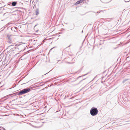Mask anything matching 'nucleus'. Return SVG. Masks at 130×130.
Listing matches in <instances>:
<instances>
[{
    "instance_id": "1",
    "label": "nucleus",
    "mask_w": 130,
    "mask_h": 130,
    "mask_svg": "<svg viewBox=\"0 0 130 130\" xmlns=\"http://www.w3.org/2000/svg\"><path fill=\"white\" fill-rule=\"evenodd\" d=\"M90 112L91 115L94 116L98 114V111L96 108H92L91 109Z\"/></svg>"
},
{
    "instance_id": "2",
    "label": "nucleus",
    "mask_w": 130,
    "mask_h": 130,
    "mask_svg": "<svg viewBox=\"0 0 130 130\" xmlns=\"http://www.w3.org/2000/svg\"><path fill=\"white\" fill-rule=\"evenodd\" d=\"M30 91V89L29 88L23 89L20 91V92L18 93V95H22L23 94L28 93Z\"/></svg>"
},
{
    "instance_id": "6",
    "label": "nucleus",
    "mask_w": 130,
    "mask_h": 130,
    "mask_svg": "<svg viewBox=\"0 0 130 130\" xmlns=\"http://www.w3.org/2000/svg\"><path fill=\"white\" fill-rule=\"evenodd\" d=\"M80 0L82 1H84V0Z\"/></svg>"
},
{
    "instance_id": "3",
    "label": "nucleus",
    "mask_w": 130,
    "mask_h": 130,
    "mask_svg": "<svg viewBox=\"0 0 130 130\" xmlns=\"http://www.w3.org/2000/svg\"><path fill=\"white\" fill-rule=\"evenodd\" d=\"M35 13H36V14L37 15H38L39 14V10L38 9L36 10Z\"/></svg>"
},
{
    "instance_id": "5",
    "label": "nucleus",
    "mask_w": 130,
    "mask_h": 130,
    "mask_svg": "<svg viewBox=\"0 0 130 130\" xmlns=\"http://www.w3.org/2000/svg\"><path fill=\"white\" fill-rule=\"evenodd\" d=\"M82 3V1L80 0L79 1H78L75 4L76 5H77L78 4H79L80 3Z\"/></svg>"
},
{
    "instance_id": "4",
    "label": "nucleus",
    "mask_w": 130,
    "mask_h": 130,
    "mask_svg": "<svg viewBox=\"0 0 130 130\" xmlns=\"http://www.w3.org/2000/svg\"><path fill=\"white\" fill-rule=\"evenodd\" d=\"M17 4V2H13L12 3V6H14L16 5Z\"/></svg>"
}]
</instances>
